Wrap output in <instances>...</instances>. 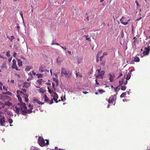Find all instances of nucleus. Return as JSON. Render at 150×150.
<instances>
[{
  "mask_svg": "<svg viewBox=\"0 0 150 150\" xmlns=\"http://www.w3.org/2000/svg\"><path fill=\"white\" fill-rule=\"evenodd\" d=\"M27 107L26 104L23 102L18 103L15 107L14 111L18 115L21 113L22 115H25V110Z\"/></svg>",
  "mask_w": 150,
  "mask_h": 150,
  "instance_id": "f257e3e1",
  "label": "nucleus"
},
{
  "mask_svg": "<svg viewBox=\"0 0 150 150\" xmlns=\"http://www.w3.org/2000/svg\"><path fill=\"white\" fill-rule=\"evenodd\" d=\"M38 142L39 144L41 146H44L45 145H47L49 144L48 140L47 139L45 140L42 137H39Z\"/></svg>",
  "mask_w": 150,
  "mask_h": 150,
  "instance_id": "f03ea898",
  "label": "nucleus"
},
{
  "mask_svg": "<svg viewBox=\"0 0 150 150\" xmlns=\"http://www.w3.org/2000/svg\"><path fill=\"white\" fill-rule=\"evenodd\" d=\"M61 74L62 76L65 75L70 78L72 75V72L69 70H67L64 68H62L61 69Z\"/></svg>",
  "mask_w": 150,
  "mask_h": 150,
  "instance_id": "7ed1b4c3",
  "label": "nucleus"
},
{
  "mask_svg": "<svg viewBox=\"0 0 150 150\" xmlns=\"http://www.w3.org/2000/svg\"><path fill=\"white\" fill-rule=\"evenodd\" d=\"M12 62L13 64L11 67V68L13 69H15L17 71L20 70V69H18V67L17 66V65H16V60L15 59H13L12 61Z\"/></svg>",
  "mask_w": 150,
  "mask_h": 150,
  "instance_id": "20e7f679",
  "label": "nucleus"
},
{
  "mask_svg": "<svg viewBox=\"0 0 150 150\" xmlns=\"http://www.w3.org/2000/svg\"><path fill=\"white\" fill-rule=\"evenodd\" d=\"M112 98L111 97L108 100V102L110 104H113V102H114V105L115 103V100L116 99V96H113Z\"/></svg>",
  "mask_w": 150,
  "mask_h": 150,
  "instance_id": "39448f33",
  "label": "nucleus"
},
{
  "mask_svg": "<svg viewBox=\"0 0 150 150\" xmlns=\"http://www.w3.org/2000/svg\"><path fill=\"white\" fill-rule=\"evenodd\" d=\"M145 50L143 52V54L144 55H148L149 52L150 50V46L149 45L147 47H146L144 48Z\"/></svg>",
  "mask_w": 150,
  "mask_h": 150,
  "instance_id": "423d86ee",
  "label": "nucleus"
},
{
  "mask_svg": "<svg viewBox=\"0 0 150 150\" xmlns=\"http://www.w3.org/2000/svg\"><path fill=\"white\" fill-rule=\"evenodd\" d=\"M129 20L128 21H126L125 19V17L124 16H122V18L120 19V21L121 23L124 25H126L128 24L129 21Z\"/></svg>",
  "mask_w": 150,
  "mask_h": 150,
  "instance_id": "0eeeda50",
  "label": "nucleus"
},
{
  "mask_svg": "<svg viewBox=\"0 0 150 150\" xmlns=\"http://www.w3.org/2000/svg\"><path fill=\"white\" fill-rule=\"evenodd\" d=\"M44 101L47 102L48 104H51L53 103V99L50 100L47 97L46 95H45L44 96Z\"/></svg>",
  "mask_w": 150,
  "mask_h": 150,
  "instance_id": "6e6552de",
  "label": "nucleus"
},
{
  "mask_svg": "<svg viewBox=\"0 0 150 150\" xmlns=\"http://www.w3.org/2000/svg\"><path fill=\"white\" fill-rule=\"evenodd\" d=\"M105 73V72L104 71H101L96 76V78L100 79H103V76H104Z\"/></svg>",
  "mask_w": 150,
  "mask_h": 150,
  "instance_id": "1a4fd4ad",
  "label": "nucleus"
},
{
  "mask_svg": "<svg viewBox=\"0 0 150 150\" xmlns=\"http://www.w3.org/2000/svg\"><path fill=\"white\" fill-rule=\"evenodd\" d=\"M63 60L64 58L63 56H59L57 58L56 60L57 63L59 64H60Z\"/></svg>",
  "mask_w": 150,
  "mask_h": 150,
  "instance_id": "9d476101",
  "label": "nucleus"
},
{
  "mask_svg": "<svg viewBox=\"0 0 150 150\" xmlns=\"http://www.w3.org/2000/svg\"><path fill=\"white\" fill-rule=\"evenodd\" d=\"M0 119V125L1 126H4V123L6 122L5 117L4 116L1 117Z\"/></svg>",
  "mask_w": 150,
  "mask_h": 150,
  "instance_id": "9b49d317",
  "label": "nucleus"
},
{
  "mask_svg": "<svg viewBox=\"0 0 150 150\" xmlns=\"http://www.w3.org/2000/svg\"><path fill=\"white\" fill-rule=\"evenodd\" d=\"M47 71L49 72V70L47 71V70L46 69V67L45 66L41 67L39 69V71L40 72H42L43 71Z\"/></svg>",
  "mask_w": 150,
  "mask_h": 150,
  "instance_id": "f8f14e48",
  "label": "nucleus"
},
{
  "mask_svg": "<svg viewBox=\"0 0 150 150\" xmlns=\"http://www.w3.org/2000/svg\"><path fill=\"white\" fill-rule=\"evenodd\" d=\"M21 97L24 98L25 100V102H27L28 101V95L25 94H22L21 95Z\"/></svg>",
  "mask_w": 150,
  "mask_h": 150,
  "instance_id": "ddd939ff",
  "label": "nucleus"
},
{
  "mask_svg": "<svg viewBox=\"0 0 150 150\" xmlns=\"http://www.w3.org/2000/svg\"><path fill=\"white\" fill-rule=\"evenodd\" d=\"M46 91V90L45 88L42 87L39 89V91L42 93H44Z\"/></svg>",
  "mask_w": 150,
  "mask_h": 150,
  "instance_id": "4468645a",
  "label": "nucleus"
},
{
  "mask_svg": "<svg viewBox=\"0 0 150 150\" xmlns=\"http://www.w3.org/2000/svg\"><path fill=\"white\" fill-rule=\"evenodd\" d=\"M132 70H131L130 72L128 73V74L126 75V79L127 80H128L129 79L131 76V72L132 71Z\"/></svg>",
  "mask_w": 150,
  "mask_h": 150,
  "instance_id": "2eb2a0df",
  "label": "nucleus"
},
{
  "mask_svg": "<svg viewBox=\"0 0 150 150\" xmlns=\"http://www.w3.org/2000/svg\"><path fill=\"white\" fill-rule=\"evenodd\" d=\"M30 85V84L28 82H25L23 86V87L24 88H28Z\"/></svg>",
  "mask_w": 150,
  "mask_h": 150,
  "instance_id": "dca6fc26",
  "label": "nucleus"
},
{
  "mask_svg": "<svg viewBox=\"0 0 150 150\" xmlns=\"http://www.w3.org/2000/svg\"><path fill=\"white\" fill-rule=\"evenodd\" d=\"M108 76L110 77L109 79L110 82H112L113 81V77L111 73H110L108 74Z\"/></svg>",
  "mask_w": 150,
  "mask_h": 150,
  "instance_id": "f3484780",
  "label": "nucleus"
},
{
  "mask_svg": "<svg viewBox=\"0 0 150 150\" xmlns=\"http://www.w3.org/2000/svg\"><path fill=\"white\" fill-rule=\"evenodd\" d=\"M6 118L8 120V122L10 124H11L13 122V120L10 117H7Z\"/></svg>",
  "mask_w": 150,
  "mask_h": 150,
  "instance_id": "a211bd4d",
  "label": "nucleus"
},
{
  "mask_svg": "<svg viewBox=\"0 0 150 150\" xmlns=\"http://www.w3.org/2000/svg\"><path fill=\"white\" fill-rule=\"evenodd\" d=\"M18 65L19 67H21L22 65V62L20 60L18 59L17 60Z\"/></svg>",
  "mask_w": 150,
  "mask_h": 150,
  "instance_id": "6ab92c4d",
  "label": "nucleus"
},
{
  "mask_svg": "<svg viewBox=\"0 0 150 150\" xmlns=\"http://www.w3.org/2000/svg\"><path fill=\"white\" fill-rule=\"evenodd\" d=\"M140 59L139 57H136L134 58L133 60L134 62H139V61Z\"/></svg>",
  "mask_w": 150,
  "mask_h": 150,
  "instance_id": "aec40b11",
  "label": "nucleus"
},
{
  "mask_svg": "<svg viewBox=\"0 0 150 150\" xmlns=\"http://www.w3.org/2000/svg\"><path fill=\"white\" fill-rule=\"evenodd\" d=\"M43 80L42 79H39L37 80V82L39 84H41L42 82L43 81Z\"/></svg>",
  "mask_w": 150,
  "mask_h": 150,
  "instance_id": "412c9836",
  "label": "nucleus"
},
{
  "mask_svg": "<svg viewBox=\"0 0 150 150\" xmlns=\"http://www.w3.org/2000/svg\"><path fill=\"white\" fill-rule=\"evenodd\" d=\"M29 76H30V77H29L27 80V81H29V80H31L33 78V76H32V74H31V72H30L28 74Z\"/></svg>",
  "mask_w": 150,
  "mask_h": 150,
  "instance_id": "4be33fe9",
  "label": "nucleus"
},
{
  "mask_svg": "<svg viewBox=\"0 0 150 150\" xmlns=\"http://www.w3.org/2000/svg\"><path fill=\"white\" fill-rule=\"evenodd\" d=\"M7 114L8 115H9L10 116L13 117V114L11 111H8L7 112Z\"/></svg>",
  "mask_w": 150,
  "mask_h": 150,
  "instance_id": "5701e85b",
  "label": "nucleus"
},
{
  "mask_svg": "<svg viewBox=\"0 0 150 150\" xmlns=\"http://www.w3.org/2000/svg\"><path fill=\"white\" fill-rule=\"evenodd\" d=\"M25 112H26L25 113V115L27 113H30L32 112V111L31 110H27V108H26V109H25Z\"/></svg>",
  "mask_w": 150,
  "mask_h": 150,
  "instance_id": "b1692460",
  "label": "nucleus"
},
{
  "mask_svg": "<svg viewBox=\"0 0 150 150\" xmlns=\"http://www.w3.org/2000/svg\"><path fill=\"white\" fill-rule=\"evenodd\" d=\"M5 104L6 105H7L8 106H11L12 105V103L9 101L5 102Z\"/></svg>",
  "mask_w": 150,
  "mask_h": 150,
  "instance_id": "393cba45",
  "label": "nucleus"
},
{
  "mask_svg": "<svg viewBox=\"0 0 150 150\" xmlns=\"http://www.w3.org/2000/svg\"><path fill=\"white\" fill-rule=\"evenodd\" d=\"M52 96L53 97V98H58V95L55 93H54V94L52 95Z\"/></svg>",
  "mask_w": 150,
  "mask_h": 150,
  "instance_id": "a878e982",
  "label": "nucleus"
},
{
  "mask_svg": "<svg viewBox=\"0 0 150 150\" xmlns=\"http://www.w3.org/2000/svg\"><path fill=\"white\" fill-rule=\"evenodd\" d=\"M85 37H86V40H88V41H91V39L89 37V35H86L84 36Z\"/></svg>",
  "mask_w": 150,
  "mask_h": 150,
  "instance_id": "bb28decb",
  "label": "nucleus"
},
{
  "mask_svg": "<svg viewBox=\"0 0 150 150\" xmlns=\"http://www.w3.org/2000/svg\"><path fill=\"white\" fill-rule=\"evenodd\" d=\"M126 95V92H124V93H122L120 97L121 98L124 97Z\"/></svg>",
  "mask_w": 150,
  "mask_h": 150,
  "instance_id": "cd10ccee",
  "label": "nucleus"
},
{
  "mask_svg": "<svg viewBox=\"0 0 150 150\" xmlns=\"http://www.w3.org/2000/svg\"><path fill=\"white\" fill-rule=\"evenodd\" d=\"M17 97H18V99L19 101V103H22V102H23L22 101L21 98V97L20 96L18 95L17 96Z\"/></svg>",
  "mask_w": 150,
  "mask_h": 150,
  "instance_id": "c85d7f7f",
  "label": "nucleus"
},
{
  "mask_svg": "<svg viewBox=\"0 0 150 150\" xmlns=\"http://www.w3.org/2000/svg\"><path fill=\"white\" fill-rule=\"evenodd\" d=\"M17 92L18 94H20L21 96V95H22V94H24V93H23L22 91H21L19 90L17 91Z\"/></svg>",
  "mask_w": 150,
  "mask_h": 150,
  "instance_id": "c756f323",
  "label": "nucleus"
},
{
  "mask_svg": "<svg viewBox=\"0 0 150 150\" xmlns=\"http://www.w3.org/2000/svg\"><path fill=\"white\" fill-rule=\"evenodd\" d=\"M36 75L38 76V78L42 77L43 76V74H36Z\"/></svg>",
  "mask_w": 150,
  "mask_h": 150,
  "instance_id": "7c9ffc66",
  "label": "nucleus"
},
{
  "mask_svg": "<svg viewBox=\"0 0 150 150\" xmlns=\"http://www.w3.org/2000/svg\"><path fill=\"white\" fill-rule=\"evenodd\" d=\"M48 92L50 93L51 94H54V92L53 90H50L49 89V88H48Z\"/></svg>",
  "mask_w": 150,
  "mask_h": 150,
  "instance_id": "2f4dec72",
  "label": "nucleus"
},
{
  "mask_svg": "<svg viewBox=\"0 0 150 150\" xmlns=\"http://www.w3.org/2000/svg\"><path fill=\"white\" fill-rule=\"evenodd\" d=\"M123 80L122 79L121 80L119 81V86L122 85L123 84Z\"/></svg>",
  "mask_w": 150,
  "mask_h": 150,
  "instance_id": "473e14b6",
  "label": "nucleus"
},
{
  "mask_svg": "<svg viewBox=\"0 0 150 150\" xmlns=\"http://www.w3.org/2000/svg\"><path fill=\"white\" fill-rule=\"evenodd\" d=\"M3 93L5 94H6L9 95H11L12 94V93L9 91L6 92L5 93Z\"/></svg>",
  "mask_w": 150,
  "mask_h": 150,
  "instance_id": "72a5a7b5",
  "label": "nucleus"
},
{
  "mask_svg": "<svg viewBox=\"0 0 150 150\" xmlns=\"http://www.w3.org/2000/svg\"><path fill=\"white\" fill-rule=\"evenodd\" d=\"M126 88V87L125 86H122L121 89L122 91L125 90Z\"/></svg>",
  "mask_w": 150,
  "mask_h": 150,
  "instance_id": "f704fd0d",
  "label": "nucleus"
},
{
  "mask_svg": "<svg viewBox=\"0 0 150 150\" xmlns=\"http://www.w3.org/2000/svg\"><path fill=\"white\" fill-rule=\"evenodd\" d=\"M30 150H40V149L37 148L32 147L31 148Z\"/></svg>",
  "mask_w": 150,
  "mask_h": 150,
  "instance_id": "c9c22d12",
  "label": "nucleus"
},
{
  "mask_svg": "<svg viewBox=\"0 0 150 150\" xmlns=\"http://www.w3.org/2000/svg\"><path fill=\"white\" fill-rule=\"evenodd\" d=\"M33 103H34L35 102H36L37 103H38V102L39 101L38 100L37 98H33Z\"/></svg>",
  "mask_w": 150,
  "mask_h": 150,
  "instance_id": "e433bc0d",
  "label": "nucleus"
},
{
  "mask_svg": "<svg viewBox=\"0 0 150 150\" xmlns=\"http://www.w3.org/2000/svg\"><path fill=\"white\" fill-rule=\"evenodd\" d=\"M98 91L100 93H102L105 92V91L102 89H99Z\"/></svg>",
  "mask_w": 150,
  "mask_h": 150,
  "instance_id": "4c0bfd02",
  "label": "nucleus"
},
{
  "mask_svg": "<svg viewBox=\"0 0 150 150\" xmlns=\"http://www.w3.org/2000/svg\"><path fill=\"white\" fill-rule=\"evenodd\" d=\"M15 38L14 36H11L10 37V40L11 42H12L13 39Z\"/></svg>",
  "mask_w": 150,
  "mask_h": 150,
  "instance_id": "58836bf2",
  "label": "nucleus"
},
{
  "mask_svg": "<svg viewBox=\"0 0 150 150\" xmlns=\"http://www.w3.org/2000/svg\"><path fill=\"white\" fill-rule=\"evenodd\" d=\"M28 107L30 109L32 110L33 109V106L31 105L30 104H29L28 106Z\"/></svg>",
  "mask_w": 150,
  "mask_h": 150,
  "instance_id": "ea45409f",
  "label": "nucleus"
},
{
  "mask_svg": "<svg viewBox=\"0 0 150 150\" xmlns=\"http://www.w3.org/2000/svg\"><path fill=\"white\" fill-rule=\"evenodd\" d=\"M135 2V3L137 5V8L139 7V4L138 2V1H136Z\"/></svg>",
  "mask_w": 150,
  "mask_h": 150,
  "instance_id": "a19ab883",
  "label": "nucleus"
},
{
  "mask_svg": "<svg viewBox=\"0 0 150 150\" xmlns=\"http://www.w3.org/2000/svg\"><path fill=\"white\" fill-rule=\"evenodd\" d=\"M6 56L8 57H9L10 56V51H8L6 53Z\"/></svg>",
  "mask_w": 150,
  "mask_h": 150,
  "instance_id": "79ce46f5",
  "label": "nucleus"
},
{
  "mask_svg": "<svg viewBox=\"0 0 150 150\" xmlns=\"http://www.w3.org/2000/svg\"><path fill=\"white\" fill-rule=\"evenodd\" d=\"M58 98H53L52 99H53V100H54L56 103H57L58 102V101L57 100Z\"/></svg>",
  "mask_w": 150,
  "mask_h": 150,
  "instance_id": "37998d69",
  "label": "nucleus"
},
{
  "mask_svg": "<svg viewBox=\"0 0 150 150\" xmlns=\"http://www.w3.org/2000/svg\"><path fill=\"white\" fill-rule=\"evenodd\" d=\"M105 62H101V63H100V64L103 66H104L105 65Z\"/></svg>",
  "mask_w": 150,
  "mask_h": 150,
  "instance_id": "c03bdc74",
  "label": "nucleus"
},
{
  "mask_svg": "<svg viewBox=\"0 0 150 150\" xmlns=\"http://www.w3.org/2000/svg\"><path fill=\"white\" fill-rule=\"evenodd\" d=\"M44 102L43 103L42 102H41V101H38V103L39 104H41V105H42L43 104H44Z\"/></svg>",
  "mask_w": 150,
  "mask_h": 150,
  "instance_id": "a18cd8bd",
  "label": "nucleus"
},
{
  "mask_svg": "<svg viewBox=\"0 0 150 150\" xmlns=\"http://www.w3.org/2000/svg\"><path fill=\"white\" fill-rule=\"evenodd\" d=\"M8 110L7 109H5L4 110V113L6 114V113H7V112L8 111Z\"/></svg>",
  "mask_w": 150,
  "mask_h": 150,
  "instance_id": "49530a36",
  "label": "nucleus"
},
{
  "mask_svg": "<svg viewBox=\"0 0 150 150\" xmlns=\"http://www.w3.org/2000/svg\"><path fill=\"white\" fill-rule=\"evenodd\" d=\"M22 91L23 92V93H26V90L25 89H22Z\"/></svg>",
  "mask_w": 150,
  "mask_h": 150,
  "instance_id": "de8ad7c7",
  "label": "nucleus"
},
{
  "mask_svg": "<svg viewBox=\"0 0 150 150\" xmlns=\"http://www.w3.org/2000/svg\"><path fill=\"white\" fill-rule=\"evenodd\" d=\"M76 77H78L79 76H81V77L82 76H80V74H79V73H76Z\"/></svg>",
  "mask_w": 150,
  "mask_h": 150,
  "instance_id": "09e8293b",
  "label": "nucleus"
},
{
  "mask_svg": "<svg viewBox=\"0 0 150 150\" xmlns=\"http://www.w3.org/2000/svg\"><path fill=\"white\" fill-rule=\"evenodd\" d=\"M108 54L107 52H104L103 54V55L104 56L107 55Z\"/></svg>",
  "mask_w": 150,
  "mask_h": 150,
  "instance_id": "8fccbe9b",
  "label": "nucleus"
},
{
  "mask_svg": "<svg viewBox=\"0 0 150 150\" xmlns=\"http://www.w3.org/2000/svg\"><path fill=\"white\" fill-rule=\"evenodd\" d=\"M60 46L63 49H64V50H65L67 49V47H63L61 45H60Z\"/></svg>",
  "mask_w": 150,
  "mask_h": 150,
  "instance_id": "3c124183",
  "label": "nucleus"
},
{
  "mask_svg": "<svg viewBox=\"0 0 150 150\" xmlns=\"http://www.w3.org/2000/svg\"><path fill=\"white\" fill-rule=\"evenodd\" d=\"M118 86H117V87L115 88L114 89L115 91L116 92L117 91V90L118 89Z\"/></svg>",
  "mask_w": 150,
  "mask_h": 150,
  "instance_id": "603ef678",
  "label": "nucleus"
},
{
  "mask_svg": "<svg viewBox=\"0 0 150 150\" xmlns=\"http://www.w3.org/2000/svg\"><path fill=\"white\" fill-rule=\"evenodd\" d=\"M5 66H6V64H4V63H3L2 65H1V67H2V68H4V67H5Z\"/></svg>",
  "mask_w": 150,
  "mask_h": 150,
  "instance_id": "864d4df0",
  "label": "nucleus"
},
{
  "mask_svg": "<svg viewBox=\"0 0 150 150\" xmlns=\"http://www.w3.org/2000/svg\"><path fill=\"white\" fill-rule=\"evenodd\" d=\"M21 57L22 59H23L24 60H26V59L23 56L21 55Z\"/></svg>",
  "mask_w": 150,
  "mask_h": 150,
  "instance_id": "5fc2aeb1",
  "label": "nucleus"
},
{
  "mask_svg": "<svg viewBox=\"0 0 150 150\" xmlns=\"http://www.w3.org/2000/svg\"><path fill=\"white\" fill-rule=\"evenodd\" d=\"M17 53L15 52H14L13 54V56L15 57L16 56Z\"/></svg>",
  "mask_w": 150,
  "mask_h": 150,
  "instance_id": "6e6d98bb",
  "label": "nucleus"
},
{
  "mask_svg": "<svg viewBox=\"0 0 150 150\" xmlns=\"http://www.w3.org/2000/svg\"><path fill=\"white\" fill-rule=\"evenodd\" d=\"M102 53V51L100 50L98 52V54L100 55Z\"/></svg>",
  "mask_w": 150,
  "mask_h": 150,
  "instance_id": "4d7b16f0",
  "label": "nucleus"
},
{
  "mask_svg": "<svg viewBox=\"0 0 150 150\" xmlns=\"http://www.w3.org/2000/svg\"><path fill=\"white\" fill-rule=\"evenodd\" d=\"M25 69L27 71H29L30 69V68H29V67H26Z\"/></svg>",
  "mask_w": 150,
  "mask_h": 150,
  "instance_id": "13d9d810",
  "label": "nucleus"
},
{
  "mask_svg": "<svg viewBox=\"0 0 150 150\" xmlns=\"http://www.w3.org/2000/svg\"><path fill=\"white\" fill-rule=\"evenodd\" d=\"M95 81H96V84H97V85H99V83H98L97 81V79H96L95 80Z\"/></svg>",
  "mask_w": 150,
  "mask_h": 150,
  "instance_id": "bf43d9fd",
  "label": "nucleus"
},
{
  "mask_svg": "<svg viewBox=\"0 0 150 150\" xmlns=\"http://www.w3.org/2000/svg\"><path fill=\"white\" fill-rule=\"evenodd\" d=\"M104 57V56L102 55V56L100 57V61H102V58H103V57Z\"/></svg>",
  "mask_w": 150,
  "mask_h": 150,
  "instance_id": "052dcab7",
  "label": "nucleus"
},
{
  "mask_svg": "<svg viewBox=\"0 0 150 150\" xmlns=\"http://www.w3.org/2000/svg\"><path fill=\"white\" fill-rule=\"evenodd\" d=\"M10 82L12 83H13L14 82V81L13 80H11Z\"/></svg>",
  "mask_w": 150,
  "mask_h": 150,
  "instance_id": "680f3d73",
  "label": "nucleus"
},
{
  "mask_svg": "<svg viewBox=\"0 0 150 150\" xmlns=\"http://www.w3.org/2000/svg\"><path fill=\"white\" fill-rule=\"evenodd\" d=\"M20 14H21V17H22V18L23 19V13H22V12H21L20 13Z\"/></svg>",
  "mask_w": 150,
  "mask_h": 150,
  "instance_id": "e2e57ef3",
  "label": "nucleus"
},
{
  "mask_svg": "<svg viewBox=\"0 0 150 150\" xmlns=\"http://www.w3.org/2000/svg\"><path fill=\"white\" fill-rule=\"evenodd\" d=\"M3 88L6 91H7V88L4 86H3Z\"/></svg>",
  "mask_w": 150,
  "mask_h": 150,
  "instance_id": "0e129e2a",
  "label": "nucleus"
},
{
  "mask_svg": "<svg viewBox=\"0 0 150 150\" xmlns=\"http://www.w3.org/2000/svg\"><path fill=\"white\" fill-rule=\"evenodd\" d=\"M83 93L85 94H86L88 93V92H86V91H83Z\"/></svg>",
  "mask_w": 150,
  "mask_h": 150,
  "instance_id": "69168bd1",
  "label": "nucleus"
},
{
  "mask_svg": "<svg viewBox=\"0 0 150 150\" xmlns=\"http://www.w3.org/2000/svg\"><path fill=\"white\" fill-rule=\"evenodd\" d=\"M17 28L18 29V30H19V29L20 28V27L19 26V25L18 24L17 26Z\"/></svg>",
  "mask_w": 150,
  "mask_h": 150,
  "instance_id": "338daca9",
  "label": "nucleus"
},
{
  "mask_svg": "<svg viewBox=\"0 0 150 150\" xmlns=\"http://www.w3.org/2000/svg\"><path fill=\"white\" fill-rule=\"evenodd\" d=\"M122 74H121V73H120L119 76H118V78H119V77H121V76H122Z\"/></svg>",
  "mask_w": 150,
  "mask_h": 150,
  "instance_id": "774afa93",
  "label": "nucleus"
}]
</instances>
